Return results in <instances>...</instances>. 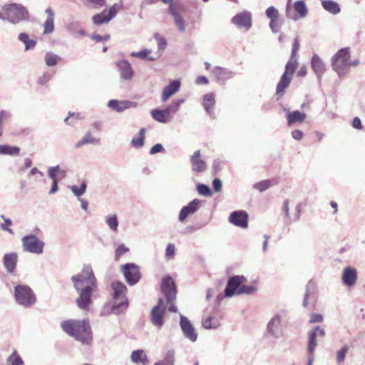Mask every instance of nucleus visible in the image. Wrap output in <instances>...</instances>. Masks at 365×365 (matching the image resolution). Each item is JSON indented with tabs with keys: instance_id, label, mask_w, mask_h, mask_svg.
I'll list each match as a JSON object with an SVG mask.
<instances>
[{
	"instance_id": "17",
	"label": "nucleus",
	"mask_w": 365,
	"mask_h": 365,
	"mask_svg": "<svg viewBox=\"0 0 365 365\" xmlns=\"http://www.w3.org/2000/svg\"><path fill=\"white\" fill-rule=\"evenodd\" d=\"M180 327L185 337L192 341H195L197 340V334L195 332V330L190 322L183 315H180Z\"/></svg>"
},
{
	"instance_id": "64",
	"label": "nucleus",
	"mask_w": 365,
	"mask_h": 365,
	"mask_svg": "<svg viewBox=\"0 0 365 365\" xmlns=\"http://www.w3.org/2000/svg\"><path fill=\"white\" fill-rule=\"evenodd\" d=\"M208 82V79L204 76H200L195 80V83L197 85L207 84Z\"/></svg>"
},
{
	"instance_id": "36",
	"label": "nucleus",
	"mask_w": 365,
	"mask_h": 365,
	"mask_svg": "<svg viewBox=\"0 0 365 365\" xmlns=\"http://www.w3.org/2000/svg\"><path fill=\"white\" fill-rule=\"evenodd\" d=\"M324 9L331 14H336L340 11L339 5L333 1H323Z\"/></svg>"
},
{
	"instance_id": "22",
	"label": "nucleus",
	"mask_w": 365,
	"mask_h": 365,
	"mask_svg": "<svg viewBox=\"0 0 365 365\" xmlns=\"http://www.w3.org/2000/svg\"><path fill=\"white\" fill-rule=\"evenodd\" d=\"M180 87V81L179 80L173 81L168 86L164 88L162 94V101H167L173 95L178 91Z\"/></svg>"
},
{
	"instance_id": "46",
	"label": "nucleus",
	"mask_w": 365,
	"mask_h": 365,
	"mask_svg": "<svg viewBox=\"0 0 365 365\" xmlns=\"http://www.w3.org/2000/svg\"><path fill=\"white\" fill-rule=\"evenodd\" d=\"M86 182H83L81 185V187H78V186L76 185H73L71 187V190H72V192L74 193V195L77 197H80L83 194L85 193L86 192Z\"/></svg>"
},
{
	"instance_id": "19",
	"label": "nucleus",
	"mask_w": 365,
	"mask_h": 365,
	"mask_svg": "<svg viewBox=\"0 0 365 365\" xmlns=\"http://www.w3.org/2000/svg\"><path fill=\"white\" fill-rule=\"evenodd\" d=\"M232 21L238 26L249 29L252 26L251 14L247 11L240 13L232 18Z\"/></svg>"
},
{
	"instance_id": "33",
	"label": "nucleus",
	"mask_w": 365,
	"mask_h": 365,
	"mask_svg": "<svg viewBox=\"0 0 365 365\" xmlns=\"http://www.w3.org/2000/svg\"><path fill=\"white\" fill-rule=\"evenodd\" d=\"M294 9L298 14L299 18H304L307 16L308 9L305 2L302 0L297 1L294 3Z\"/></svg>"
},
{
	"instance_id": "45",
	"label": "nucleus",
	"mask_w": 365,
	"mask_h": 365,
	"mask_svg": "<svg viewBox=\"0 0 365 365\" xmlns=\"http://www.w3.org/2000/svg\"><path fill=\"white\" fill-rule=\"evenodd\" d=\"M349 351V346L347 345L343 346V347L337 351L336 352V360L339 364L344 362L345 356Z\"/></svg>"
},
{
	"instance_id": "32",
	"label": "nucleus",
	"mask_w": 365,
	"mask_h": 365,
	"mask_svg": "<svg viewBox=\"0 0 365 365\" xmlns=\"http://www.w3.org/2000/svg\"><path fill=\"white\" fill-rule=\"evenodd\" d=\"M130 103L128 101H118L117 100H110L108 102V106L118 112L124 110L129 107Z\"/></svg>"
},
{
	"instance_id": "20",
	"label": "nucleus",
	"mask_w": 365,
	"mask_h": 365,
	"mask_svg": "<svg viewBox=\"0 0 365 365\" xmlns=\"http://www.w3.org/2000/svg\"><path fill=\"white\" fill-rule=\"evenodd\" d=\"M200 204V200L195 199L191 201L187 206L183 207L179 214V220L183 222L190 214H192L197 211Z\"/></svg>"
},
{
	"instance_id": "31",
	"label": "nucleus",
	"mask_w": 365,
	"mask_h": 365,
	"mask_svg": "<svg viewBox=\"0 0 365 365\" xmlns=\"http://www.w3.org/2000/svg\"><path fill=\"white\" fill-rule=\"evenodd\" d=\"M131 360L136 364L141 363L145 364L148 362L147 356L142 349L133 351L131 354Z\"/></svg>"
},
{
	"instance_id": "2",
	"label": "nucleus",
	"mask_w": 365,
	"mask_h": 365,
	"mask_svg": "<svg viewBox=\"0 0 365 365\" xmlns=\"http://www.w3.org/2000/svg\"><path fill=\"white\" fill-rule=\"evenodd\" d=\"M359 63L358 60L351 61L349 48L339 50L331 58L332 68L339 76L346 74L351 66H357Z\"/></svg>"
},
{
	"instance_id": "47",
	"label": "nucleus",
	"mask_w": 365,
	"mask_h": 365,
	"mask_svg": "<svg viewBox=\"0 0 365 365\" xmlns=\"http://www.w3.org/2000/svg\"><path fill=\"white\" fill-rule=\"evenodd\" d=\"M257 290V287L255 286L252 285H245L242 284L240 289L238 292L239 294H251L254 293Z\"/></svg>"
},
{
	"instance_id": "24",
	"label": "nucleus",
	"mask_w": 365,
	"mask_h": 365,
	"mask_svg": "<svg viewBox=\"0 0 365 365\" xmlns=\"http://www.w3.org/2000/svg\"><path fill=\"white\" fill-rule=\"evenodd\" d=\"M202 105L209 115L213 113L214 107L215 105V98L212 93H206L202 98Z\"/></svg>"
},
{
	"instance_id": "51",
	"label": "nucleus",
	"mask_w": 365,
	"mask_h": 365,
	"mask_svg": "<svg viewBox=\"0 0 365 365\" xmlns=\"http://www.w3.org/2000/svg\"><path fill=\"white\" fill-rule=\"evenodd\" d=\"M174 361L173 353H168L166 356L160 362L162 365H174Z\"/></svg>"
},
{
	"instance_id": "53",
	"label": "nucleus",
	"mask_w": 365,
	"mask_h": 365,
	"mask_svg": "<svg viewBox=\"0 0 365 365\" xmlns=\"http://www.w3.org/2000/svg\"><path fill=\"white\" fill-rule=\"evenodd\" d=\"M1 217L4 220V223L1 225V229L13 234L14 232L12 229L9 227L12 225L11 220L10 219H6L4 215H1Z\"/></svg>"
},
{
	"instance_id": "21",
	"label": "nucleus",
	"mask_w": 365,
	"mask_h": 365,
	"mask_svg": "<svg viewBox=\"0 0 365 365\" xmlns=\"http://www.w3.org/2000/svg\"><path fill=\"white\" fill-rule=\"evenodd\" d=\"M190 162L193 171L202 173L207 168L206 163L200 158V151L196 150L190 158Z\"/></svg>"
},
{
	"instance_id": "23",
	"label": "nucleus",
	"mask_w": 365,
	"mask_h": 365,
	"mask_svg": "<svg viewBox=\"0 0 365 365\" xmlns=\"http://www.w3.org/2000/svg\"><path fill=\"white\" fill-rule=\"evenodd\" d=\"M121 77L125 80H130L133 76L130 64L127 61H120L118 63Z\"/></svg>"
},
{
	"instance_id": "37",
	"label": "nucleus",
	"mask_w": 365,
	"mask_h": 365,
	"mask_svg": "<svg viewBox=\"0 0 365 365\" xmlns=\"http://www.w3.org/2000/svg\"><path fill=\"white\" fill-rule=\"evenodd\" d=\"M20 149L16 146H10V145H0V153L4 155H17L19 154Z\"/></svg>"
},
{
	"instance_id": "27",
	"label": "nucleus",
	"mask_w": 365,
	"mask_h": 365,
	"mask_svg": "<svg viewBox=\"0 0 365 365\" xmlns=\"http://www.w3.org/2000/svg\"><path fill=\"white\" fill-rule=\"evenodd\" d=\"M46 12L48 14V17L43 24V33L50 34L54 29V14L51 8L46 9Z\"/></svg>"
},
{
	"instance_id": "29",
	"label": "nucleus",
	"mask_w": 365,
	"mask_h": 365,
	"mask_svg": "<svg viewBox=\"0 0 365 365\" xmlns=\"http://www.w3.org/2000/svg\"><path fill=\"white\" fill-rule=\"evenodd\" d=\"M292 78V76H288L285 73H283V75L281 76L280 80L277 86V91H276L277 94L282 95L284 93L285 88H287L288 86L289 85Z\"/></svg>"
},
{
	"instance_id": "26",
	"label": "nucleus",
	"mask_w": 365,
	"mask_h": 365,
	"mask_svg": "<svg viewBox=\"0 0 365 365\" xmlns=\"http://www.w3.org/2000/svg\"><path fill=\"white\" fill-rule=\"evenodd\" d=\"M307 115L305 113L299 110L289 112L287 115V124L288 125H291L296 123H302L304 121Z\"/></svg>"
},
{
	"instance_id": "58",
	"label": "nucleus",
	"mask_w": 365,
	"mask_h": 365,
	"mask_svg": "<svg viewBox=\"0 0 365 365\" xmlns=\"http://www.w3.org/2000/svg\"><path fill=\"white\" fill-rule=\"evenodd\" d=\"M323 321L322 315L319 314H312L310 317L309 322L312 324L322 322Z\"/></svg>"
},
{
	"instance_id": "38",
	"label": "nucleus",
	"mask_w": 365,
	"mask_h": 365,
	"mask_svg": "<svg viewBox=\"0 0 365 365\" xmlns=\"http://www.w3.org/2000/svg\"><path fill=\"white\" fill-rule=\"evenodd\" d=\"M297 58L290 57V59L289 60V61L287 63V64L285 66V71H284V73L292 77L293 74L297 68Z\"/></svg>"
},
{
	"instance_id": "15",
	"label": "nucleus",
	"mask_w": 365,
	"mask_h": 365,
	"mask_svg": "<svg viewBox=\"0 0 365 365\" xmlns=\"http://www.w3.org/2000/svg\"><path fill=\"white\" fill-rule=\"evenodd\" d=\"M97 287H87L81 288V291L80 295L76 300L78 306L85 310L88 309V307L91 303V292L96 291Z\"/></svg>"
},
{
	"instance_id": "25",
	"label": "nucleus",
	"mask_w": 365,
	"mask_h": 365,
	"mask_svg": "<svg viewBox=\"0 0 365 365\" xmlns=\"http://www.w3.org/2000/svg\"><path fill=\"white\" fill-rule=\"evenodd\" d=\"M17 259L18 256L16 253L12 252L4 255V264L9 272H12L15 269Z\"/></svg>"
},
{
	"instance_id": "40",
	"label": "nucleus",
	"mask_w": 365,
	"mask_h": 365,
	"mask_svg": "<svg viewBox=\"0 0 365 365\" xmlns=\"http://www.w3.org/2000/svg\"><path fill=\"white\" fill-rule=\"evenodd\" d=\"M98 140H96V138H93L92 135H91V132L88 131V132H87L86 135L80 141H78L76 143V147L78 148V147H81V145H83L84 144L96 143H98Z\"/></svg>"
},
{
	"instance_id": "35",
	"label": "nucleus",
	"mask_w": 365,
	"mask_h": 365,
	"mask_svg": "<svg viewBox=\"0 0 365 365\" xmlns=\"http://www.w3.org/2000/svg\"><path fill=\"white\" fill-rule=\"evenodd\" d=\"M145 136V128H142L139 133L135 136L131 141L132 145L135 148H140L144 145Z\"/></svg>"
},
{
	"instance_id": "60",
	"label": "nucleus",
	"mask_w": 365,
	"mask_h": 365,
	"mask_svg": "<svg viewBox=\"0 0 365 365\" xmlns=\"http://www.w3.org/2000/svg\"><path fill=\"white\" fill-rule=\"evenodd\" d=\"M212 317H208L206 319H205L202 322V327L205 329L215 328L216 326L212 325Z\"/></svg>"
},
{
	"instance_id": "62",
	"label": "nucleus",
	"mask_w": 365,
	"mask_h": 365,
	"mask_svg": "<svg viewBox=\"0 0 365 365\" xmlns=\"http://www.w3.org/2000/svg\"><path fill=\"white\" fill-rule=\"evenodd\" d=\"M292 136L294 139L297 140H300L303 138L304 137V133L300 130H294L292 132Z\"/></svg>"
},
{
	"instance_id": "56",
	"label": "nucleus",
	"mask_w": 365,
	"mask_h": 365,
	"mask_svg": "<svg viewBox=\"0 0 365 365\" xmlns=\"http://www.w3.org/2000/svg\"><path fill=\"white\" fill-rule=\"evenodd\" d=\"M299 49V42L298 38H295L292 46L291 57L296 58L297 53Z\"/></svg>"
},
{
	"instance_id": "8",
	"label": "nucleus",
	"mask_w": 365,
	"mask_h": 365,
	"mask_svg": "<svg viewBox=\"0 0 365 365\" xmlns=\"http://www.w3.org/2000/svg\"><path fill=\"white\" fill-rule=\"evenodd\" d=\"M24 250L34 254H41L43 251L45 243L36 235H26L22 238Z\"/></svg>"
},
{
	"instance_id": "11",
	"label": "nucleus",
	"mask_w": 365,
	"mask_h": 365,
	"mask_svg": "<svg viewBox=\"0 0 365 365\" xmlns=\"http://www.w3.org/2000/svg\"><path fill=\"white\" fill-rule=\"evenodd\" d=\"M161 289L168 302H172L176 298V286L170 277H166L162 280Z\"/></svg>"
},
{
	"instance_id": "55",
	"label": "nucleus",
	"mask_w": 365,
	"mask_h": 365,
	"mask_svg": "<svg viewBox=\"0 0 365 365\" xmlns=\"http://www.w3.org/2000/svg\"><path fill=\"white\" fill-rule=\"evenodd\" d=\"M155 38L158 41V46L160 49H164L167 45L166 40L161 37L158 34H155Z\"/></svg>"
},
{
	"instance_id": "7",
	"label": "nucleus",
	"mask_w": 365,
	"mask_h": 365,
	"mask_svg": "<svg viewBox=\"0 0 365 365\" xmlns=\"http://www.w3.org/2000/svg\"><path fill=\"white\" fill-rule=\"evenodd\" d=\"M184 102L183 99H180L176 102H173L170 106L167 107L164 110L155 109L152 110L151 115L152 117L157 121L160 123H167L168 122L171 117L170 114L172 113L176 112L180 107V105Z\"/></svg>"
},
{
	"instance_id": "28",
	"label": "nucleus",
	"mask_w": 365,
	"mask_h": 365,
	"mask_svg": "<svg viewBox=\"0 0 365 365\" xmlns=\"http://www.w3.org/2000/svg\"><path fill=\"white\" fill-rule=\"evenodd\" d=\"M312 68L318 76H321L325 71V66L321 58L315 55L312 59Z\"/></svg>"
},
{
	"instance_id": "41",
	"label": "nucleus",
	"mask_w": 365,
	"mask_h": 365,
	"mask_svg": "<svg viewBox=\"0 0 365 365\" xmlns=\"http://www.w3.org/2000/svg\"><path fill=\"white\" fill-rule=\"evenodd\" d=\"M60 57L57 55L51 53H46L45 56V61L47 66H53L57 64L58 61H60Z\"/></svg>"
},
{
	"instance_id": "18",
	"label": "nucleus",
	"mask_w": 365,
	"mask_h": 365,
	"mask_svg": "<svg viewBox=\"0 0 365 365\" xmlns=\"http://www.w3.org/2000/svg\"><path fill=\"white\" fill-rule=\"evenodd\" d=\"M357 279V272L355 268L351 267H346L343 270L342 282L349 287L354 286Z\"/></svg>"
},
{
	"instance_id": "16",
	"label": "nucleus",
	"mask_w": 365,
	"mask_h": 365,
	"mask_svg": "<svg viewBox=\"0 0 365 365\" xmlns=\"http://www.w3.org/2000/svg\"><path fill=\"white\" fill-rule=\"evenodd\" d=\"M230 222L235 226L247 228L248 226V215L245 211L239 210L231 213Z\"/></svg>"
},
{
	"instance_id": "1",
	"label": "nucleus",
	"mask_w": 365,
	"mask_h": 365,
	"mask_svg": "<svg viewBox=\"0 0 365 365\" xmlns=\"http://www.w3.org/2000/svg\"><path fill=\"white\" fill-rule=\"evenodd\" d=\"M64 332L83 344L88 345L93 341V333L88 319H68L61 323Z\"/></svg>"
},
{
	"instance_id": "34",
	"label": "nucleus",
	"mask_w": 365,
	"mask_h": 365,
	"mask_svg": "<svg viewBox=\"0 0 365 365\" xmlns=\"http://www.w3.org/2000/svg\"><path fill=\"white\" fill-rule=\"evenodd\" d=\"M56 171H60V167L59 166H56V167L50 168L49 170H48V175H49V177L53 180L52 186H51V190H50V193H51V194L56 192L57 191V190H58L57 183H58V178L56 177Z\"/></svg>"
},
{
	"instance_id": "43",
	"label": "nucleus",
	"mask_w": 365,
	"mask_h": 365,
	"mask_svg": "<svg viewBox=\"0 0 365 365\" xmlns=\"http://www.w3.org/2000/svg\"><path fill=\"white\" fill-rule=\"evenodd\" d=\"M272 185L271 180H265L257 182L254 185V188L259 192H263L268 189Z\"/></svg>"
},
{
	"instance_id": "59",
	"label": "nucleus",
	"mask_w": 365,
	"mask_h": 365,
	"mask_svg": "<svg viewBox=\"0 0 365 365\" xmlns=\"http://www.w3.org/2000/svg\"><path fill=\"white\" fill-rule=\"evenodd\" d=\"M164 150L163 145L160 143L158 144H155L154 146H153L151 148V149L150 150V154L151 155H154L157 153H161L163 152Z\"/></svg>"
},
{
	"instance_id": "13",
	"label": "nucleus",
	"mask_w": 365,
	"mask_h": 365,
	"mask_svg": "<svg viewBox=\"0 0 365 365\" xmlns=\"http://www.w3.org/2000/svg\"><path fill=\"white\" fill-rule=\"evenodd\" d=\"M309 341L308 344V351L310 356L308 359V365H312L314 360V351L317 346L316 337L317 336H324L325 335L324 330L317 326L312 331L309 332Z\"/></svg>"
},
{
	"instance_id": "54",
	"label": "nucleus",
	"mask_w": 365,
	"mask_h": 365,
	"mask_svg": "<svg viewBox=\"0 0 365 365\" xmlns=\"http://www.w3.org/2000/svg\"><path fill=\"white\" fill-rule=\"evenodd\" d=\"M175 255V245L173 244H168L166 251H165V255L168 259H172L174 257Z\"/></svg>"
},
{
	"instance_id": "42",
	"label": "nucleus",
	"mask_w": 365,
	"mask_h": 365,
	"mask_svg": "<svg viewBox=\"0 0 365 365\" xmlns=\"http://www.w3.org/2000/svg\"><path fill=\"white\" fill-rule=\"evenodd\" d=\"M129 252V248L124 244L120 245L115 251V259L118 261L125 254Z\"/></svg>"
},
{
	"instance_id": "30",
	"label": "nucleus",
	"mask_w": 365,
	"mask_h": 365,
	"mask_svg": "<svg viewBox=\"0 0 365 365\" xmlns=\"http://www.w3.org/2000/svg\"><path fill=\"white\" fill-rule=\"evenodd\" d=\"M170 12L173 16L175 23L176 26H178L179 31L181 32L184 31L185 29V24L182 18L180 16L179 13L175 10L174 5L171 4L170 5Z\"/></svg>"
},
{
	"instance_id": "14",
	"label": "nucleus",
	"mask_w": 365,
	"mask_h": 365,
	"mask_svg": "<svg viewBox=\"0 0 365 365\" xmlns=\"http://www.w3.org/2000/svg\"><path fill=\"white\" fill-rule=\"evenodd\" d=\"M118 5H113L108 10H103L101 14L93 16V23L98 25L108 23L118 13Z\"/></svg>"
},
{
	"instance_id": "9",
	"label": "nucleus",
	"mask_w": 365,
	"mask_h": 365,
	"mask_svg": "<svg viewBox=\"0 0 365 365\" xmlns=\"http://www.w3.org/2000/svg\"><path fill=\"white\" fill-rule=\"evenodd\" d=\"M121 270L127 283L130 285L135 284L141 278L140 268L134 263H127L122 265Z\"/></svg>"
},
{
	"instance_id": "12",
	"label": "nucleus",
	"mask_w": 365,
	"mask_h": 365,
	"mask_svg": "<svg viewBox=\"0 0 365 365\" xmlns=\"http://www.w3.org/2000/svg\"><path fill=\"white\" fill-rule=\"evenodd\" d=\"M163 300L160 299L158 305L153 307L151 312V322L153 325L160 328L163 324V317L165 314V309L163 307Z\"/></svg>"
},
{
	"instance_id": "48",
	"label": "nucleus",
	"mask_w": 365,
	"mask_h": 365,
	"mask_svg": "<svg viewBox=\"0 0 365 365\" xmlns=\"http://www.w3.org/2000/svg\"><path fill=\"white\" fill-rule=\"evenodd\" d=\"M106 222H107L108 225L109 226V227L111 230H113V231H116L117 230L118 222V220H117L116 215L109 216L107 218Z\"/></svg>"
},
{
	"instance_id": "6",
	"label": "nucleus",
	"mask_w": 365,
	"mask_h": 365,
	"mask_svg": "<svg viewBox=\"0 0 365 365\" xmlns=\"http://www.w3.org/2000/svg\"><path fill=\"white\" fill-rule=\"evenodd\" d=\"M15 299L21 305L29 307L36 302L34 294L30 287L26 285H18L15 287Z\"/></svg>"
},
{
	"instance_id": "5",
	"label": "nucleus",
	"mask_w": 365,
	"mask_h": 365,
	"mask_svg": "<svg viewBox=\"0 0 365 365\" xmlns=\"http://www.w3.org/2000/svg\"><path fill=\"white\" fill-rule=\"evenodd\" d=\"M76 289L81 288L92 287H97L96 280L91 267H84L81 272L71 278Z\"/></svg>"
},
{
	"instance_id": "61",
	"label": "nucleus",
	"mask_w": 365,
	"mask_h": 365,
	"mask_svg": "<svg viewBox=\"0 0 365 365\" xmlns=\"http://www.w3.org/2000/svg\"><path fill=\"white\" fill-rule=\"evenodd\" d=\"M71 118H73L75 120H78L80 118L79 117V114L78 113H71L69 112L68 113V116L67 118H65L64 121L68 124V125H71V124H73V121H70V119Z\"/></svg>"
},
{
	"instance_id": "4",
	"label": "nucleus",
	"mask_w": 365,
	"mask_h": 365,
	"mask_svg": "<svg viewBox=\"0 0 365 365\" xmlns=\"http://www.w3.org/2000/svg\"><path fill=\"white\" fill-rule=\"evenodd\" d=\"M0 18L6 19L13 24H16L21 21L29 18V14L25 8L17 4H11L5 5L0 13Z\"/></svg>"
},
{
	"instance_id": "63",
	"label": "nucleus",
	"mask_w": 365,
	"mask_h": 365,
	"mask_svg": "<svg viewBox=\"0 0 365 365\" xmlns=\"http://www.w3.org/2000/svg\"><path fill=\"white\" fill-rule=\"evenodd\" d=\"M212 186L216 192H220L222 188V182L220 179L215 178L212 182Z\"/></svg>"
},
{
	"instance_id": "52",
	"label": "nucleus",
	"mask_w": 365,
	"mask_h": 365,
	"mask_svg": "<svg viewBox=\"0 0 365 365\" xmlns=\"http://www.w3.org/2000/svg\"><path fill=\"white\" fill-rule=\"evenodd\" d=\"M197 191H198L199 194L205 195V196H210L212 194L211 190L209 188V187L205 185H203V184L199 185L197 186Z\"/></svg>"
},
{
	"instance_id": "49",
	"label": "nucleus",
	"mask_w": 365,
	"mask_h": 365,
	"mask_svg": "<svg viewBox=\"0 0 365 365\" xmlns=\"http://www.w3.org/2000/svg\"><path fill=\"white\" fill-rule=\"evenodd\" d=\"M266 14L270 20L279 19V12L274 6H269L267 8L266 10Z\"/></svg>"
},
{
	"instance_id": "50",
	"label": "nucleus",
	"mask_w": 365,
	"mask_h": 365,
	"mask_svg": "<svg viewBox=\"0 0 365 365\" xmlns=\"http://www.w3.org/2000/svg\"><path fill=\"white\" fill-rule=\"evenodd\" d=\"M215 73L220 78L219 80L221 81L226 80L225 78H229L230 76V73L221 68H216Z\"/></svg>"
},
{
	"instance_id": "44",
	"label": "nucleus",
	"mask_w": 365,
	"mask_h": 365,
	"mask_svg": "<svg viewBox=\"0 0 365 365\" xmlns=\"http://www.w3.org/2000/svg\"><path fill=\"white\" fill-rule=\"evenodd\" d=\"M151 53L150 50L145 49L143 51L139 52H133L132 53L133 56L138 57L140 59L148 58L150 61H154L155 58L153 57H149L148 55Z\"/></svg>"
},
{
	"instance_id": "10",
	"label": "nucleus",
	"mask_w": 365,
	"mask_h": 365,
	"mask_svg": "<svg viewBox=\"0 0 365 365\" xmlns=\"http://www.w3.org/2000/svg\"><path fill=\"white\" fill-rule=\"evenodd\" d=\"M245 282V277L244 276L237 275L230 278L225 289V296L231 297L235 294L239 295L238 292Z\"/></svg>"
},
{
	"instance_id": "3",
	"label": "nucleus",
	"mask_w": 365,
	"mask_h": 365,
	"mask_svg": "<svg viewBox=\"0 0 365 365\" xmlns=\"http://www.w3.org/2000/svg\"><path fill=\"white\" fill-rule=\"evenodd\" d=\"M111 288L113 291V311L115 313H120L128 306V300L125 296L127 287L123 282L115 281L112 282Z\"/></svg>"
},
{
	"instance_id": "39",
	"label": "nucleus",
	"mask_w": 365,
	"mask_h": 365,
	"mask_svg": "<svg viewBox=\"0 0 365 365\" xmlns=\"http://www.w3.org/2000/svg\"><path fill=\"white\" fill-rule=\"evenodd\" d=\"M7 365H24V361L16 350H14L12 354L7 359Z\"/></svg>"
},
{
	"instance_id": "57",
	"label": "nucleus",
	"mask_w": 365,
	"mask_h": 365,
	"mask_svg": "<svg viewBox=\"0 0 365 365\" xmlns=\"http://www.w3.org/2000/svg\"><path fill=\"white\" fill-rule=\"evenodd\" d=\"M269 26L273 32L277 33L279 28V19L270 20Z\"/></svg>"
}]
</instances>
